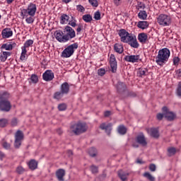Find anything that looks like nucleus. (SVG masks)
Listing matches in <instances>:
<instances>
[{
  "instance_id": "obj_63",
  "label": "nucleus",
  "mask_w": 181,
  "mask_h": 181,
  "mask_svg": "<svg viewBox=\"0 0 181 181\" xmlns=\"http://www.w3.org/2000/svg\"><path fill=\"white\" fill-rule=\"evenodd\" d=\"M64 4H69V2H71L72 0H62Z\"/></svg>"
},
{
  "instance_id": "obj_64",
  "label": "nucleus",
  "mask_w": 181,
  "mask_h": 181,
  "mask_svg": "<svg viewBox=\"0 0 181 181\" xmlns=\"http://www.w3.org/2000/svg\"><path fill=\"white\" fill-rule=\"evenodd\" d=\"M68 154H69V156H70L71 155H73V151H71V150H69Z\"/></svg>"
},
{
  "instance_id": "obj_40",
  "label": "nucleus",
  "mask_w": 181,
  "mask_h": 181,
  "mask_svg": "<svg viewBox=\"0 0 181 181\" xmlns=\"http://www.w3.org/2000/svg\"><path fill=\"white\" fill-rule=\"evenodd\" d=\"M30 80L33 84H36L39 81V78L37 75L33 74L31 75Z\"/></svg>"
},
{
  "instance_id": "obj_23",
  "label": "nucleus",
  "mask_w": 181,
  "mask_h": 181,
  "mask_svg": "<svg viewBox=\"0 0 181 181\" xmlns=\"http://www.w3.org/2000/svg\"><path fill=\"white\" fill-rule=\"evenodd\" d=\"M61 93L64 94H69V91H70V86H69V83L67 82L63 83L61 85Z\"/></svg>"
},
{
  "instance_id": "obj_16",
  "label": "nucleus",
  "mask_w": 181,
  "mask_h": 181,
  "mask_svg": "<svg viewBox=\"0 0 181 181\" xmlns=\"http://www.w3.org/2000/svg\"><path fill=\"white\" fill-rule=\"evenodd\" d=\"M124 60L129 63H138L139 55H127L124 57Z\"/></svg>"
},
{
  "instance_id": "obj_24",
  "label": "nucleus",
  "mask_w": 181,
  "mask_h": 181,
  "mask_svg": "<svg viewBox=\"0 0 181 181\" xmlns=\"http://www.w3.org/2000/svg\"><path fill=\"white\" fill-rule=\"evenodd\" d=\"M11 95L6 91L0 92V101H9V98Z\"/></svg>"
},
{
  "instance_id": "obj_47",
  "label": "nucleus",
  "mask_w": 181,
  "mask_h": 181,
  "mask_svg": "<svg viewBox=\"0 0 181 181\" xmlns=\"http://www.w3.org/2000/svg\"><path fill=\"white\" fill-rule=\"evenodd\" d=\"M176 95L178 97H181V84L178 82V86L176 90Z\"/></svg>"
},
{
  "instance_id": "obj_39",
  "label": "nucleus",
  "mask_w": 181,
  "mask_h": 181,
  "mask_svg": "<svg viewBox=\"0 0 181 181\" xmlns=\"http://www.w3.org/2000/svg\"><path fill=\"white\" fill-rule=\"evenodd\" d=\"M168 152L169 156H172L175 155V153H176V148L174 147H169L168 148Z\"/></svg>"
},
{
  "instance_id": "obj_36",
  "label": "nucleus",
  "mask_w": 181,
  "mask_h": 181,
  "mask_svg": "<svg viewBox=\"0 0 181 181\" xmlns=\"http://www.w3.org/2000/svg\"><path fill=\"white\" fill-rule=\"evenodd\" d=\"M88 153L90 156H91L92 158H94V156H96L97 155V149L94 147H92L89 148Z\"/></svg>"
},
{
  "instance_id": "obj_13",
  "label": "nucleus",
  "mask_w": 181,
  "mask_h": 181,
  "mask_svg": "<svg viewBox=\"0 0 181 181\" xmlns=\"http://www.w3.org/2000/svg\"><path fill=\"white\" fill-rule=\"evenodd\" d=\"M110 64L112 72L115 73L117 71V59L113 54H111L110 56Z\"/></svg>"
},
{
  "instance_id": "obj_49",
  "label": "nucleus",
  "mask_w": 181,
  "mask_h": 181,
  "mask_svg": "<svg viewBox=\"0 0 181 181\" xmlns=\"http://www.w3.org/2000/svg\"><path fill=\"white\" fill-rule=\"evenodd\" d=\"M76 10L78 11V12H84V11H86V8H84V6H83L82 5H77Z\"/></svg>"
},
{
  "instance_id": "obj_5",
  "label": "nucleus",
  "mask_w": 181,
  "mask_h": 181,
  "mask_svg": "<svg viewBox=\"0 0 181 181\" xmlns=\"http://www.w3.org/2000/svg\"><path fill=\"white\" fill-rule=\"evenodd\" d=\"M36 11H37V8L36 7V4L33 3H30L27 8H23L21 10V16L24 19L26 16H35L36 15Z\"/></svg>"
},
{
  "instance_id": "obj_1",
  "label": "nucleus",
  "mask_w": 181,
  "mask_h": 181,
  "mask_svg": "<svg viewBox=\"0 0 181 181\" xmlns=\"http://www.w3.org/2000/svg\"><path fill=\"white\" fill-rule=\"evenodd\" d=\"M54 37L60 43H66L76 37V31L69 25H66L64 30H57Z\"/></svg>"
},
{
  "instance_id": "obj_59",
  "label": "nucleus",
  "mask_w": 181,
  "mask_h": 181,
  "mask_svg": "<svg viewBox=\"0 0 181 181\" xmlns=\"http://www.w3.org/2000/svg\"><path fill=\"white\" fill-rule=\"evenodd\" d=\"M163 117H165V115H163V114L158 113V114L157 115V119H158L159 121H160V119H162V118H163Z\"/></svg>"
},
{
  "instance_id": "obj_3",
  "label": "nucleus",
  "mask_w": 181,
  "mask_h": 181,
  "mask_svg": "<svg viewBox=\"0 0 181 181\" xmlns=\"http://www.w3.org/2000/svg\"><path fill=\"white\" fill-rule=\"evenodd\" d=\"M169 57H170V50L168 48H163L158 51L156 57V63L158 66L163 67L169 62Z\"/></svg>"
},
{
  "instance_id": "obj_42",
  "label": "nucleus",
  "mask_w": 181,
  "mask_h": 181,
  "mask_svg": "<svg viewBox=\"0 0 181 181\" xmlns=\"http://www.w3.org/2000/svg\"><path fill=\"white\" fill-rule=\"evenodd\" d=\"M25 22L30 25V23H33V22H35V18L32 16H30L29 17L26 16Z\"/></svg>"
},
{
  "instance_id": "obj_43",
  "label": "nucleus",
  "mask_w": 181,
  "mask_h": 181,
  "mask_svg": "<svg viewBox=\"0 0 181 181\" xmlns=\"http://www.w3.org/2000/svg\"><path fill=\"white\" fill-rule=\"evenodd\" d=\"M7 124H8V119H0V127L1 128H4V127H6Z\"/></svg>"
},
{
  "instance_id": "obj_17",
  "label": "nucleus",
  "mask_w": 181,
  "mask_h": 181,
  "mask_svg": "<svg viewBox=\"0 0 181 181\" xmlns=\"http://www.w3.org/2000/svg\"><path fill=\"white\" fill-rule=\"evenodd\" d=\"M148 135L153 138H159V130L156 128H148L146 129Z\"/></svg>"
},
{
  "instance_id": "obj_19",
  "label": "nucleus",
  "mask_w": 181,
  "mask_h": 181,
  "mask_svg": "<svg viewBox=\"0 0 181 181\" xmlns=\"http://www.w3.org/2000/svg\"><path fill=\"white\" fill-rule=\"evenodd\" d=\"M11 54H12V52H11L1 50L0 61L4 63V62H6V60L8 59V57H9Z\"/></svg>"
},
{
  "instance_id": "obj_20",
  "label": "nucleus",
  "mask_w": 181,
  "mask_h": 181,
  "mask_svg": "<svg viewBox=\"0 0 181 181\" xmlns=\"http://www.w3.org/2000/svg\"><path fill=\"white\" fill-rule=\"evenodd\" d=\"M136 142L140 145H142V146H146V145H148V142H146V139L142 133L137 136Z\"/></svg>"
},
{
  "instance_id": "obj_44",
  "label": "nucleus",
  "mask_w": 181,
  "mask_h": 181,
  "mask_svg": "<svg viewBox=\"0 0 181 181\" xmlns=\"http://www.w3.org/2000/svg\"><path fill=\"white\" fill-rule=\"evenodd\" d=\"M16 172L17 173H18V175H22V173L25 172V168H23V167H22L21 165H19L16 168Z\"/></svg>"
},
{
  "instance_id": "obj_31",
  "label": "nucleus",
  "mask_w": 181,
  "mask_h": 181,
  "mask_svg": "<svg viewBox=\"0 0 181 181\" xmlns=\"http://www.w3.org/2000/svg\"><path fill=\"white\" fill-rule=\"evenodd\" d=\"M138 18L141 21H146L148 18V14L145 11H140L138 13Z\"/></svg>"
},
{
  "instance_id": "obj_51",
  "label": "nucleus",
  "mask_w": 181,
  "mask_h": 181,
  "mask_svg": "<svg viewBox=\"0 0 181 181\" xmlns=\"http://www.w3.org/2000/svg\"><path fill=\"white\" fill-rule=\"evenodd\" d=\"M90 170L92 173H97V172H98V168H97L95 165H92L90 167Z\"/></svg>"
},
{
  "instance_id": "obj_7",
  "label": "nucleus",
  "mask_w": 181,
  "mask_h": 181,
  "mask_svg": "<svg viewBox=\"0 0 181 181\" xmlns=\"http://www.w3.org/2000/svg\"><path fill=\"white\" fill-rule=\"evenodd\" d=\"M78 48V43L75 42L69 45L62 53V57L69 58L74 54V50Z\"/></svg>"
},
{
  "instance_id": "obj_30",
  "label": "nucleus",
  "mask_w": 181,
  "mask_h": 181,
  "mask_svg": "<svg viewBox=\"0 0 181 181\" xmlns=\"http://www.w3.org/2000/svg\"><path fill=\"white\" fill-rule=\"evenodd\" d=\"M28 167L31 170H35V169H37V162L35 160H31L28 163Z\"/></svg>"
},
{
  "instance_id": "obj_28",
  "label": "nucleus",
  "mask_w": 181,
  "mask_h": 181,
  "mask_svg": "<svg viewBox=\"0 0 181 181\" xmlns=\"http://www.w3.org/2000/svg\"><path fill=\"white\" fill-rule=\"evenodd\" d=\"M129 175V173H124L122 170L118 171V176L120 177L122 181H125L127 180V176Z\"/></svg>"
},
{
  "instance_id": "obj_58",
  "label": "nucleus",
  "mask_w": 181,
  "mask_h": 181,
  "mask_svg": "<svg viewBox=\"0 0 181 181\" xmlns=\"http://www.w3.org/2000/svg\"><path fill=\"white\" fill-rule=\"evenodd\" d=\"M175 74H176L177 77H181V69L176 70Z\"/></svg>"
},
{
  "instance_id": "obj_61",
  "label": "nucleus",
  "mask_w": 181,
  "mask_h": 181,
  "mask_svg": "<svg viewBox=\"0 0 181 181\" xmlns=\"http://www.w3.org/2000/svg\"><path fill=\"white\" fill-rule=\"evenodd\" d=\"M4 158H5V154L2 151H0V159H4Z\"/></svg>"
},
{
  "instance_id": "obj_52",
  "label": "nucleus",
  "mask_w": 181,
  "mask_h": 181,
  "mask_svg": "<svg viewBox=\"0 0 181 181\" xmlns=\"http://www.w3.org/2000/svg\"><path fill=\"white\" fill-rule=\"evenodd\" d=\"M77 21L74 20V21H71L69 23V25H70V26H71L72 28H76V26H77V23H76Z\"/></svg>"
},
{
  "instance_id": "obj_55",
  "label": "nucleus",
  "mask_w": 181,
  "mask_h": 181,
  "mask_svg": "<svg viewBox=\"0 0 181 181\" xmlns=\"http://www.w3.org/2000/svg\"><path fill=\"white\" fill-rule=\"evenodd\" d=\"M11 125L13 127H16V125H18V119L16 118H14V119H12Z\"/></svg>"
},
{
  "instance_id": "obj_9",
  "label": "nucleus",
  "mask_w": 181,
  "mask_h": 181,
  "mask_svg": "<svg viewBox=\"0 0 181 181\" xmlns=\"http://www.w3.org/2000/svg\"><path fill=\"white\" fill-rule=\"evenodd\" d=\"M164 117L168 119V121H173L176 118V114L170 111L168 107L165 106L162 108Z\"/></svg>"
},
{
  "instance_id": "obj_38",
  "label": "nucleus",
  "mask_w": 181,
  "mask_h": 181,
  "mask_svg": "<svg viewBox=\"0 0 181 181\" xmlns=\"http://www.w3.org/2000/svg\"><path fill=\"white\" fill-rule=\"evenodd\" d=\"M136 8V9H138V11H139L140 9H145V8H146V6H145V4H144L143 2L138 1Z\"/></svg>"
},
{
  "instance_id": "obj_60",
  "label": "nucleus",
  "mask_w": 181,
  "mask_h": 181,
  "mask_svg": "<svg viewBox=\"0 0 181 181\" xmlns=\"http://www.w3.org/2000/svg\"><path fill=\"white\" fill-rule=\"evenodd\" d=\"M105 117H110L111 115V112L110 111H106L104 112Z\"/></svg>"
},
{
  "instance_id": "obj_6",
  "label": "nucleus",
  "mask_w": 181,
  "mask_h": 181,
  "mask_svg": "<svg viewBox=\"0 0 181 181\" xmlns=\"http://www.w3.org/2000/svg\"><path fill=\"white\" fill-rule=\"evenodd\" d=\"M157 23L160 26H170L172 23V18L170 16L166 14H160L157 18Z\"/></svg>"
},
{
  "instance_id": "obj_56",
  "label": "nucleus",
  "mask_w": 181,
  "mask_h": 181,
  "mask_svg": "<svg viewBox=\"0 0 181 181\" xmlns=\"http://www.w3.org/2000/svg\"><path fill=\"white\" fill-rule=\"evenodd\" d=\"M3 147L4 148V149H9L11 148V144L6 142H4L3 144Z\"/></svg>"
},
{
  "instance_id": "obj_29",
  "label": "nucleus",
  "mask_w": 181,
  "mask_h": 181,
  "mask_svg": "<svg viewBox=\"0 0 181 181\" xmlns=\"http://www.w3.org/2000/svg\"><path fill=\"white\" fill-rule=\"evenodd\" d=\"M28 57V50H26V48H23V47H21V54L20 57V60L24 61L26 60Z\"/></svg>"
},
{
  "instance_id": "obj_12",
  "label": "nucleus",
  "mask_w": 181,
  "mask_h": 181,
  "mask_svg": "<svg viewBox=\"0 0 181 181\" xmlns=\"http://www.w3.org/2000/svg\"><path fill=\"white\" fill-rule=\"evenodd\" d=\"M42 78L45 81H52L54 78V73L52 70H47L42 74Z\"/></svg>"
},
{
  "instance_id": "obj_26",
  "label": "nucleus",
  "mask_w": 181,
  "mask_h": 181,
  "mask_svg": "<svg viewBox=\"0 0 181 181\" xmlns=\"http://www.w3.org/2000/svg\"><path fill=\"white\" fill-rule=\"evenodd\" d=\"M146 73H148V69L145 68H139L137 70V76L138 77L144 78L146 76Z\"/></svg>"
},
{
  "instance_id": "obj_11",
  "label": "nucleus",
  "mask_w": 181,
  "mask_h": 181,
  "mask_svg": "<svg viewBox=\"0 0 181 181\" xmlns=\"http://www.w3.org/2000/svg\"><path fill=\"white\" fill-rule=\"evenodd\" d=\"M1 36L3 39H9L13 36V31L11 28H6L2 30Z\"/></svg>"
},
{
  "instance_id": "obj_50",
  "label": "nucleus",
  "mask_w": 181,
  "mask_h": 181,
  "mask_svg": "<svg viewBox=\"0 0 181 181\" xmlns=\"http://www.w3.org/2000/svg\"><path fill=\"white\" fill-rule=\"evenodd\" d=\"M98 76H104V74H105V69L101 68V69H99L98 70Z\"/></svg>"
},
{
  "instance_id": "obj_18",
  "label": "nucleus",
  "mask_w": 181,
  "mask_h": 181,
  "mask_svg": "<svg viewBox=\"0 0 181 181\" xmlns=\"http://www.w3.org/2000/svg\"><path fill=\"white\" fill-rule=\"evenodd\" d=\"M64 176H66V170L64 169H59L56 171V177L59 181H64Z\"/></svg>"
},
{
  "instance_id": "obj_54",
  "label": "nucleus",
  "mask_w": 181,
  "mask_h": 181,
  "mask_svg": "<svg viewBox=\"0 0 181 181\" xmlns=\"http://www.w3.org/2000/svg\"><path fill=\"white\" fill-rule=\"evenodd\" d=\"M113 2L116 6H119L122 4V0H113Z\"/></svg>"
},
{
  "instance_id": "obj_35",
  "label": "nucleus",
  "mask_w": 181,
  "mask_h": 181,
  "mask_svg": "<svg viewBox=\"0 0 181 181\" xmlns=\"http://www.w3.org/2000/svg\"><path fill=\"white\" fill-rule=\"evenodd\" d=\"M33 45V40H28L25 42L23 46L22 47L24 49H28V47H30Z\"/></svg>"
},
{
  "instance_id": "obj_22",
  "label": "nucleus",
  "mask_w": 181,
  "mask_h": 181,
  "mask_svg": "<svg viewBox=\"0 0 181 181\" xmlns=\"http://www.w3.org/2000/svg\"><path fill=\"white\" fill-rule=\"evenodd\" d=\"M137 28H139V29H141L142 30H145V29H148V28H149V22L148 21H139L137 23Z\"/></svg>"
},
{
  "instance_id": "obj_2",
  "label": "nucleus",
  "mask_w": 181,
  "mask_h": 181,
  "mask_svg": "<svg viewBox=\"0 0 181 181\" xmlns=\"http://www.w3.org/2000/svg\"><path fill=\"white\" fill-rule=\"evenodd\" d=\"M118 35L120 37L121 42L123 43H129V45L132 47H134V49H138V47H139V43H138L136 37L135 35H132V34L128 33L126 30H119Z\"/></svg>"
},
{
  "instance_id": "obj_57",
  "label": "nucleus",
  "mask_w": 181,
  "mask_h": 181,
  "mask_svg": "<svg viewBox=\"0 0 181 181\" xmlns=\"http://www.w3.org/2000/svg\"><path fill=\"white\" fill-rule=\"evenodd\" d=\"M81 30H83V25H78V28H76L77 35H79Z\"/></svg>"
},
{
  "instance_id": "obj_15",
  "label": "nucleus",
  "mask_w": 181,
  "mask_h": 181,
  "mask_svg": "<svg viewBox=\"0 0 181 181\" xmlns=\"http://www.w3.org/2000/svg\"><path fill=\"white\" fill-rule=\"evenodd\" d=\"M13 47H16V42H7L5 44H3L0 49L1 50H13Z\"/></svg>"
},
{
  "instance_id": "obj_32",
  "label": "nucleus",
  "mask_w": 181,
  "mask_h": 181,
  "mask_svg": "<svg viewBox=\"0 0 181 181\" xmlns=\"http://www.w3.org/2000/svg\"><path fill=\"white\" fill-rule=\"evenodd\" d=\"M117 132L120 135H125L127 134V127H125V126L123 124L119 125L117 128Z\"/></svg>"
},
{
  "instance_id": "obj_21",
  "label": "nucleus",
  "mask_w": 181,
  "mask_h": 181,
  "mask_svg": "<svg viewBox=\"0 0 181 181\" xmlns=\"http://www.w3.org/2000/svg\"><path fill=\"white\" fill-rule=\"evenodd\" d=\"M138 40L142 45H145L148 42V34L145 33H141L138 35Z\"/></svg>"
},
{
  "instance_id": "obj_25",
  "label": "nucleus",
  "mask_w": 181,
  "mask_h": 181,
  "mask_svg": "<svg viewBox=\"0 0 181 181\" xmlns=\"http://www.w3.org/2000/svg\"><path fill=\"white\" fill-rule=\"evenodd\" d=\"M114 50L116 52V53L122 54V53H124V46H122V44L116 43L114 45Z\"/></svg>"
},
{
  "instance_id": "obj_10",
  "label": "nucleus",
  "mask_w": 181,
  "mask_h": 181,
  "mask_svg": "<svg viewBox=\"0 0 181 181\" xmlns=\"http://www.w3.org/2000/svg\"><path fill=\"white\" fill-rule=\"evenodd\" d=\"M11 108H12V105L9 100L0 101V111L8 112L11 111Z\"/></svg>"
},
{
  "instance_id": "obj_62",
  "label": "nucleus",
  "mask_w": 181,
  "mask_h": 181,
  "mask_svg": "<svg viewBox=\"0 0 181 181\" xmlns=\"http://www.w3.org/2000/svg\"><path fill=\"white\" fill-rule=\"evenodd\" d=\"M136 163H139L140 165H142L143 163H144V162L142 161L141 159H137Z\"/></svg>"
},
{
  "instance_id": "obj_48",
  "label": "nucleus",
  "mask_w": 181,
  "mask_h": 181,
  "mask_svg": "<svg viewBox=\"0 0 181 181\" xmlns=\"http://www.w3.org/2000/svg\"><path fill=\"white\" fill-rule=\"evenodd\" d=\"M179 62H180V58L178 57H175L173 58V65L174 66H179Z\"/></svg>"
},
{
  "instance_id": "obj_33",
  "label": "nucleus",
  "mask_w": 181,
  "mask_h": 181,
  "mask_svg": "<svg viewBox=\"0 0 181 181\" xmlns=\"http://www.w3.org/2000/svg\"><path fill=\"white\" fill-rule=\"evenodd\" d=\"M82 19L86 23H90V22H91V21H93V16H91V15H90V14H85L82 16Z\"/></svg>"
},
{
  "instance_id": "obj_46",
  "label": "nucleus",
  "mask_w": 181,
  "mask_h": 181,
  "mask_svg": "<svg viewBox=\"0 0 181 181\" xmlns=\"http://www.w3.org/2000/svg\"><path fill=\"white\" fill-rule=\"evenodd\" d=\"M94 19H95V21H100V19H101V13H100V11L95 12Z\"/></svg>"
},
{
  "instance_id": "obj_8",
  "label": "nucleus",
  "mask_w": 181,
  "mask_h": 181,
  "mask_svg": "<svg viewBox=\"0 0 181 181\" xmlns=\"http://www.w3.org/2000/svg\"><path fill=\"white\" fill-rule=\"evenodd\" d=\"M23 141V132L21 130H18L15 134V141H14V147L17 149L21 148V145H22V141Z\"/></svg>"
},
{
  "instance_id": "obj_14",
  "label": "nucleus",
  "mask_w": 181,
  "mask_h": 181,
  "mask_svg": "<svg viewBox=\"0 0 181 181\" xmlns=\"http://www.w3.org/2000/svg\"><path fill=\"white\" fill-rule=\"evenodd\" d=\"M100 129L105 130L107 135H110L112 131V124L111 123H102L100 125Z\"/></svg>"
},
{
  "instance_id": "obj_53",
  "label": "nucleus",
  "mask_w": 181,
  "mask_h": 181,
  "mask_svg": "<svg viewBox=\"0 0 181 181\" xmlns=\"http://www.w3.org/2000/svg\"><path fill=\"white\" fill-rule=\"evenodd\" d=\"M151 172H155L156 170V165L155 164H151L149 166Z\"/></svg>"
},
{
  "instance_id": "obj_37",
  "label": "nucleus",
  "mask_w": 181,
  "mask_h": 181,
  "mask_svg": "<svg viewBox=\"0 0 181 181\" xmlns=\"http://www.w3.org/2000/svg\"><path fill=\"white\" fill-rule=\"evenodd\" d=\"M143 175L144 177H146L149 181H155V177L152 176V175H151V173L148 172L144 173Z\"/></svg>"
},
{
  "instance_id": "obj_45",
  "label": "nucleus",
  "mask_w": 181,
  "mask_h": 181,
  "mask_svg": "<svg viewBox=\"0 0 181 181\" xmlns=\"http://www.w3.org/2000/svg\"><path fill=\"white\" fill-rule=\"evenodd\" d=\"M89 4H90L94 8L98 6V1L97 0H88Z\"/></svg>"
},
{
  "instance_id": "obj_34",
  "label": "nucleus",
  "mask_w": 181,
  "mask_h": 181,
  "mask_svg": "<svg viewBox=\"0 0 181 181\" xmlns=\"http://www.w3.org/2000/svg\"><path fill=\"white\" fill-rule=\"evenodd\" d=\"M64 95V93H62V91H58L54 94V100H62Z\"/></svg>"
},
{
  "instance_id": "obj_27",
  "label": "nucleus",
  "mask_w": 181,
  "mask_h": 181,
  "mask_svg": "<svg viewBox=\"0 0 181 181\" xmlns=\"http://www.w3.org/2000/svg\"><path fill=\"white\" fill-rule=\"evenodd\" d=\"M69 19H70V17L69 16H67V14H66V13L62 14L61 18H60V24L66 25V23H67V22H69Z\"/></svg>"
},
{
  "instance_id": "obj_4",
  "label": "nucleus",
  "mask_w": 181,
  "mask_h": 181,
  "mask_svg": "<svg viewBox=\"0 0 181 181\" xmlns=\"http://www.w3.org/2000/svg\"><path fill=\"white\" fill-rule=\"evenodd\" d=\"M87 128L86 123L78 122L72 124L70 129L75 135H80V134H84L87 131Z\"/></svg>"
},
{
  "instance_id": "obj_41",
  "label": "nucleus",
  "mask_w": 181,
  "mask_h": 181,
  "mask_svg": "<svg viewBox=\"0 0 181 181\" xmlns=\"http://www.w3.org/2000/svg\"><path fill=\"white\" fill-rule=\"evenodd\" d=\"M59 111H66L67 110V105L66 103H62L58 105Z\"/></svg>"
}]
</instances>
